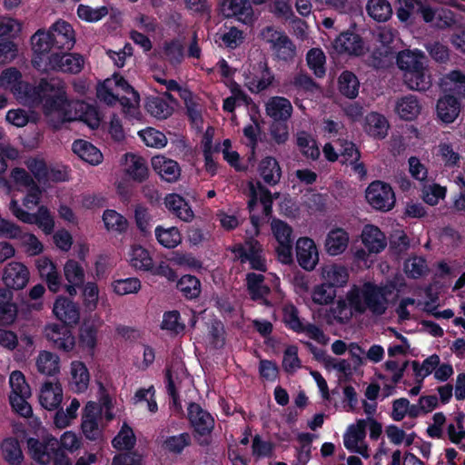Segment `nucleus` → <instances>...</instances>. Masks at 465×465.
I'll use <instances>...</instances> for the list:
<instances>
[{"label":"nucleus","mask_w":465,"mask_h":465,"mask_svg":"<svg viewBox=\"0 0 465 465\" xmlns=\"http://www.w3.org/2000/svg\"><path fill=\"white\" fill-rule=\"evenodd\" d=\"M386 295L384 287L371 282H364L361 287L353 285L347 292L346 300H338L331 312L339 323L349 322L353 316V312L362 314L369 310L373 315L381 316L388 308Z\"/></svg>","instance_id":"nucleus-1"},{"label":"nucleus","mask_w":465,"mask_h":465,"mask_svg":"<svg viewBox=\"0 0 465 465\" xmlns=\"http://www.w3.org/2000/svg\"><path fill=\"white\" fill-rule=\"evenodd\" d=\"M25 96L34 105H42L45 114L64 109L67 103L64 82L59 78H41L35 85H25Z\"/></svg>","instance_id":"nucleus-2"},{"label":"nucleus","mask_w":465,"mask_h":465,"mask_svg":"<svg viewBox=\"0 0 465 465\" xmlns=\"http://www.w3.org/2000/svg\"><path fill=\"white\" fill-rule=\"evenodd\" d=\"M34 56L57 51L71 50L75 44L73 26L66 21L59 19L47 31L39 29L31 37Z\"/></svg>","instance_id":"nucleus-3"},{"label":"nucleus","mask_w":465,"mask_h":465,"mask_svg":"<svg viewBox=\"0 0 465 465\" xmlns=\"http://www.w3.org/2000/svg\"><path fill=\"white\" fill-rule=\"evenodd\" d=\"M33 66L38 71H56L64 74H79L84 64V56L76 53L56 51L34 56Z\"/></svg>","instance_id":"nucleus-4"},{"label":"nucleus","mask_w":465,"mask_h":465,"mask_svg":"<svg viewBox=\"0 0 465 465\" xmlns=\"http://www.w3.org/2000/svg\"><path fill=\"white\" fill-rule=\"evenodd\" d=\"M230 252L241 262H249L252 270L265 272L267 271L263 247L258 240L248 237L243 243H235L229 248Z\"/></svg>","instance_id":"nucleus-5"},{"label":"nucleus","mask_w":465,"mask_h":465,"mask_svg":"<svg viewBox=\"0 0 465 465\" xmlns=\"http://www.w3.org/2000/svg\"><path fill=\"white\" fill-rule=\"evenodd\" d=\"M365 198L372 208L381 212L391 210L396 202L392 187L379 180L373 181L368 185Z\"/></svg>","instance_id":"nucleus-6"},{"label":"nucleus","mask_w":465,"mask_h":465,"mask_svg":"<svg viewBox=\"0 0 465 465\" xmlns=\"http://www.w3.org/2000/svg\"><path fill=\"white\" fill-rule=\"evenodd\" d=\"M274 81V74L265 58L252 65L249 74L245 76V85L252 94L267 90Z\"/></svg>","instance_id":"nucleus-7"},{"label":"nucleus","mask_w":465,"mask_h":465,"mask_svg":"<svg viewBox=\"0 0 465 465\" xmlns=\"http://www.w3.org/2000/svg\"><path fill=\"white\" fill-rule=\"evenodd\" d=\"M70 327L63 323L48 324L45 335L51 346L63 352H71L75 347V337Z\"/></svg>","instance_id":"nucleus-8"},{"label":"nucleus","mask_w":465,"mask_h":465,"mask_svg":"<svg viewBox=\"0 0 465 465\" xmlns=\"http://www.w3.org/2000/svg\"><path fill=\"white\" fill-rule=\"evenodd\" d=\"M187 411L188 419L193 428L195 437L210 436L215 424L213 417L196 402H191Z\"/></svg>","instance_id":"nucleus-9"},{"label":"nucleus","mask_w":465,"mask_h":465,"mask_svg":"<svg viewBox=\"0 0 465 465\" xmlns=\"http://www.w3.org/2000/svg\"><path fill=\"white\" fill-rule=\"evenodd\" d=\"M220 8L224 17H236L244 25H252L255 20L250 0H223Z\"/></svg>","instance_id":"nucleus-10"},{"label":"nucleus","mask_w":465,"mask_h":465,"mask_svg":"<svg viewBox=\"0 0 465 465\" xmlns=\"http://www.w3.org/2000/svg\"><path fill=\"white\" fill-rule=\"evenodd\" d=\"M30 272L28 268L18 262H9L3 272L5 289L23 290L28 283Z\"/></svg>","instance_id":"nucleus-11"},{"label":"nucleus","mask_w":465,"mask_h":465,"mask_svg":"<svg viewBox=\"0 0 465 465\" xmlns=\"http://www.w3.org/2000/svg\"><path fill=\"white\" fill-rule=\"evenodd\" d=\"M295 249L299 265L306 271L313 270L319 261L314 241L309 237H301L296 242Z\"/></svg>","instance_id":"nucleus-12"},{"label":"nucleus","mask_w":465,"mask_h":465,"mask_svg":"<svg viewBox=\"0 0 465 465\" xmlns=\"http://www.w3.org/2000/svg\"><path fill=\"white\" fill-rule=\"evenodd\" d=\"M53 312L63 324L70 327L77 324L80 320L79 306L64 296H58L54 303Z\"/></svg>","instance_id":"nucleus-13"},{"label":"nucleus","mask_w":465,"mask_h":465,"mask_svg":"<svg viewBox=\"0 0 465 465\" xmlns=\"http://www.w3.org/2000/svg\"><path fill=\"white\" fill-rule=\"evenodd\" d=\"M461 109L460 98L451 94H444L436 104L437 117L444 124H449L455 122L459 117Z\"/></svg>","instance_id":"nucleus-14"},{"label":"nucleus","mask_w":465,"mask_h":465,"mask_svg":"<svg viewBox=\"0 0 465 465\" xmlns=\"http://www.w3.org/2000/svg\"><path fill=\"white\" fill-rule=\"evenodd\" d=\"M64 276L67 281L64 291L71 297L77 294V289L84 283L85 274L83 266L74 259H68L64 265Z\"/></svg>","instance_id":"nucleus-15"},{"label":"nucleus","mask_w":465,"mask_h":465,"mask_svg":"<svg viewBox=\"0 0 465 465\" xmlns=\"http://www.w3.org/2000/svg\"><path fill=\"white\" fill-rule=\"evenodd\" d=\"M333 47L340 54L361 55L364 53L361 36L350 31L340 34L333 42Z\"/></svg>","instance_id":"nucleus-16"},{"label":"nucleus","mask_w":465,"mask_h":465,"mask_svg":"<svg viewBox=\"0 0 465 465\" xmlns=\"http://www.w3.org/2000/svg\"><path fill=\"white\" fill-rule=\"evenodd\" d=\"M152 166L161 179L167 183H174L180 177L181 169L178 163L165 156L153 157Z\"/></svg>","instance_id":"nucleus-17"},{"label":"nucleus","mask_w":465,"mask_h":465,"mask_svg":"<svg viewBox=\"0 0 465 465\" xmlns=\"http://www.w3.org/2000/svg\"><path fill=\"white\" fill-rule=\"evenodd\" d=\"M63 401V389L59 382L45 381L41 388L39 402L48 411L56 410Z\"/></svg>","instance_id":"nucleus-18"},{"label":"nucleus","mask_w":465,"mask_h":465,"mask_svg":"<svg viewBox=\"0 0 465 465\" xmlns=\"http://www.w3.org/2000/svg\"><path fill=\"white\" fill-rule=\"evenodd\" d=\"M13 298V291L0 289V326H10L17 318L18 306Z\"/></svg>","instance_id":"nucleus-19"},{"label":"nucleus","mask_w":465,"mask_h":465,"mask_svg":"<svg viewBox=\"0 0 465 465\" xmlns=\"http://www.w3.org/2000/svg\"><path fill=\"white\" fill-rule=\"evenodd\" d=\"M365 133L375 140H383L388 135L390 124L384 115L377 112L369 113L364 121Z\"/></svg>","instance_id":"nucleus-20"},{"label":"nucleus","mask_w":465,"mask_h":465,"mask_svg":"<svg viewBox=\"0 0 465 465\" xmlns=\"http://www.w3.org/2000/svg\"><path fill=\"white\" fill-rule=\"evenodd\" d=\"M265 107L267 115L273 121L287 122L293 111L291 102L282 96L271 97Z\"/></svg>","instance_id":"nucleus-21"},{"label":"nucleus","mask_w":465,"mask_h":465,"mask_svg":"<svg viewBox=\"0 0 465 465\" xmlns=\"http://www.w3.org/2000/svg\"><path fill=\"white\" fill-rule=\"evenodd\" d=\"M361 242L370 253H379L387 245L384 233L379 227L372 224L364 226L361 233Z\"/></svg>","instance_id":"nucleus-22"},{"label":"nucleus","mask_w":465,"mask_h":465,"mask_svg":"<svg viewBox=\"0 0 465 465\" xmlns=\"http://www.w3.org/2000/svg\"><path fill=\"white\" fill-rule=\"evenodd\" d=\"M167 210L184 222H189L193 217V212L183 197L177 193H169L164 198Z\"/></svg>","instance_id":"nucleus-23"},{"label":"nucleus","mask_w":465,"mask_h":465,"mask_svg":"<svg viewBox=\"0 0 465 465\" xmlns=\"http://www.w3.org/2000/svg\"><path fill=\"white\" fill-rule=\"evenodd\" d=\"M349 243V233L342 228L331 230L325 240V250L331 256L342 253Z\"/></svg>","instance_id":"nucleus-24"},{"label":"nucleus","mask_w":465,"mask_h":465,"mask_svg":"<svg viewBox=\"0 0 465 465\" xmlns=\"http://www.w3.org/2000/svg\"><path fill=\"white\" fill-rule=\"evenodd\" d=\"M72 150L83 161L92 165H98L103 161L101 151L88 141L75 140L72 144Z\"/></svg>","instance_id":"nucleus-25"},{"label":"nucleus","mask_w":465,"mask_h":465,"mask_svg":"<svg viewBox=\"0 0 465 465\" xmlns=\"http://www.w3.org/2000/svg\"><path fill=\"white\" fill-rule=\"evenodd\" d=\"M259 174L262 181L270 185H276L282 177V170L279 162L272 156H266L259 163Z\"/></svg>","instance_id":"nucleus-26"},{"label":"nucleus","mask_w":465,"mask_h":465,"mask_svg":"<svg viewBox=\"0 0 465 465\" xmlns=\"http://www.w3.org/2000/svg\"><path fill=\"white\" fill-rule=\"evenodd\" d=\"M426 57L420 50H403L397 55V65L404 73L419 69L424 65Z\"/></svg>","instance_id":"nucleus-27"},{"label":"nucleus","mask_w":465,"mask_h":465,"mask_svg":"<svg viewBox=\"0 0 465 465\" xmlns=\"http://www.w3.org/2000/svg\"><path fill=\"white\" fill-rule=\"evenodd\" d=\"M153 258L147 249L140 244L133 245L129 252V263L136 271L147 272L152 270Z\"/></svg>","instance_id":"nucleus-28"},{"label":"nucleus","mask_w":465,"mask_h":465,"mask_svg":"<svg viewBox=\"0 0 465 465\" xmlns=\"http://www.w3.org/2000/svg\"><path fill=\"white\" fill-rule=\"evenodd\" d=\"M425 71L426 67L423 65L419 69L404 73V83L407 87L419 92L427 91L430 87L431 82L430 76Z\"/></svg>","instance_id":"nucleus-29"},{"label":"nucleus","mask_w":465,"mask_h":465,"mask_svg":"<svg viewBox=\"0 0 465 465\" xmlns=\"http://www.w3.org/2000/svg\"><path fill=\"white\" fill-rule=\"evenodd\" d=\"M4 460L9 465H21L24 460L23 451L18 440L8 437L3 440L0 446Z\"/></svg>","instance_id":"nucleus-30"},{"label":"nucleus","mask_w":465,"mask_h":465,"mask_svg":"<svg viewBox=\"0 0 465 465\" xmlns=\"http://www.w3.org/2000/svg\"><path fill=\"white\" fill-rule=\"evenodd\" d=\"M421 106L414 95H407L397 102L396 112L405 121L414 120L420 113Z\"/></svg>","instance_id":"nucleus-31"},{"label":"nucleus","mask_w":465,"mask_h":465,"mask_svg":"<svg viewBox=\"0 0 465 465\" xmlns=\"http://www.w3.org/2000/svg\"><path fill=\"white\" fill-rule=\"evenodd\" d=\"M176 288L186 300L198 298L202 292L200 280L191 274L183 275L177 281Z\"/></svg>","instance_id":"nucleus-32"},{"label":"nucleus","mask_w":465,"mask_h":465,"mask_svg":"<svg viewBox=\"0 0 465 465\" xmlns=\"http://www.w3.org/2000/svg\"><path fill=\"white\" fill-rule=\"evenodd\" d=\"M440 363V359L438 354L429 356L421 364L418 361H411V365L415 375L416 382H423L424 379L430 375Z\"/></svg>","instance_id":"nucleus-33"},{"label":"nucleus","mask_w":465,"mask_h":465,"mask_svg":"<svg viewBox=\"0 0 465 465\" xmlns=\"http://www.w3.org/2000/svg\"><path fill=\"white\" fill-rule=\"evenodd\" d=\"M192 445V437L188 432L168 436L162 443V448L168 453L180 455L186 447Z\"/></svg>","instance_id":"nucleus-34"},{"label":"nucleus","mask_w":465,"mask_h":465,"mask_svg":"<svg viewBox=\"0 0 465 465\" xmlns=\"http://www.w3.org/2000/svg\"><path fill=\"white\" fill-rule=\"evenodd\" d=\"M367 14L377 22H386L392 15V8L388 0H368Z\"/></svg>","instance_id":"nucleus-35"},{"label":"nucleus","mask_w":465,"mask_h":465,"mask_svg":"<svg viewBox=\"0 0 465 465\" xmlns=\"http://www.w3.org/2000/svg\"><path fill=\"white\" fill-rule=\"evenodd\" d=\"M163 53L171 65L177 66L183 61L184 46L180 39L173 38L163 43Z\"/></svg>","instance_id":"nucleus-36"},{"label":"nucleus","mask_w":465,"mask_h":465,"mask_svg":"<svg viewBox=\"0 0 465 465\" xmlns=\"http://www.w3.org/2000/svg\"><path fill=\"white\" fill-rule=\"evenodd\" d=\"M59 357L50 351H41L36 361V366L39 372L54 376L60 371Z\"/></svg>","instance_id":"nucleus-37"},{"label":"nucleus","mask_w":465,"mask_h":465,"mask_svg":"<svg viewBox=\"0 0 465 465\" xmlns=\"http://www.w3.org/2000/svg\"><path fill=\"white\" fill-rule=\"evenodd\" d=\"M25 223L36 224L46 235L51 234L54 228V218L49 209L45 205L39 206L35 213H30V220L25 222Z\"/></svg>","instance_id":"nucleus-38"},{"label":"nucleus","mask_w":465,"mask_h":465,"mask_svg":"<svg viewBox=\"0 0 465 465\" xmlns=\"http://www.w3.org/2000/svg\"><path fill=\"white\" fill-rule=\"evenodd\" d=\"M338 85L340 93L350 99L355 98L359 94V80L351 71L346 70L341 74Z\"/></svg>","instance_id":"nucleus-39"},{"label":"nucleus","mask_w":465,"mask_h":465,"mask_svg":"<svg viewBox=\"0 0 465 465\" xmlns=\"http://www.w3.org/2000/svg\"><path fill=\"white\" fill-rule=\"evenodd\" d=\"M71 376L72 381L75 385L76 391L83 392L88 388L90 374L84 362L74 361L71 363Z\"/></svg>","instance_id":"nucleus-40"},{"label":"nucleus","mask_w":465,"mask_h":465,"mask_svg":"<svg viewBox=\"0 0 465 465\" xmlns=\"http://www.w3.org/2000/svg\"><path fill=\"white\" fill-rule=\"evenodd\" d=\"M95 407L89 402L85 407V414L83 417L82 430L86 439L94 440L100 435L96 416L94 413Z\"/></svg>","instance_id":"nucleus-41"},{"label":"nucleus","mask_w":465,"mask_h":465,"mask_svg":"<svg viewBox=\"0 0 465 465\" xmlns=\"http://www.w3.org/2000/svg\"><path fill=\"white\" fill-rule=\"evenodd\" d=\"M282 322L285 327L296 333L303 332V322L299 316L297 307L290 302L282 307Z\"/></svg>","instance_id":"nucleus-42"},{"label":"nucleus","mask_w":465,"mask_h":465,"mask_svg":"<svg viewBox=\"0 0 465 465\" xmlns=\"http://www.w3.org/2000/svg\"><path fill=\"white\" fill-rule=\"evenodd\" d=\"M130 163L126 168L127 174L137 183H143L148 178L149 170L146 163V161L141 157L134 155L133 153L130 154Z\"/></svg>","instance_id":"nucleus-43"},{"label":"nucleus","mask_w":465,"mask_h":465,"mask_svg":"<svg viewBox=\"0 0 465 465\" xmlns=\"http://www.w3.org/2000/svg\"><path fill=\"white\" fill-rule=\"evenodd\" d=\"M155 237L162 246L168 249L176 247L182 241L181 233L176 227L164 229L158 225L155 228Z\"/></svg>","instance_id":"nucleus-44"},{"label":"nucleus","mask_w":465,"mask_h":465,"mask_svg":"<svg viewBox=\"0 0 465 465\" xmlns=\"http://www.w3.org/2000/svg\"><path fill=\"white\" fill-rule=\"evenodd\" d=\"M185 324L181 321V314L178 311L173 310L165 312L163 315L161 329L170 331L172 334H183Z\"/></svg>","instance_id":"nucleus-45"},{"label":"nucleus","mask_w":465,"mask_h":465,"mask_svg":"<svg viewBox=\"0 0 465 465\" xmlns=\"http://www.w3.org/2000/svg\"><path fill=\"white\" fill-rule=\"evenodd\" d=\"M113 291L119 296L137 293L142 287L141 281L137 277L116 279L111 284Z\"/></svg>","instance_id":"nucleus-46"},{"label":"nucleus","mask_w":465,"mask_h":465,"mask_svg":"<svg viewBox=\"0 0 465 465\" xmlns=\"http://www.w3.org/2000/svg\"><path fill=\"white\" fill-rule=\"evenodd\" d=\"M103 221L108 231L125 232L128 228L126 218L114 210L107 209L103 213Z\"/></svg>","instance_id":"nucleus-47"},{"label":"nucleus","mask_w":465,"mask_h":465,"mask_svg":"<svg viewBox=\"0 0 465 465\" xmlns=\"http://www.w3.org/2000/svg\"><path fill=\"white\" fill-rule=\"evenodd\" d=\"M297 146L300 148L302 153L308 158L316 160L320 156V150L316 142L312 139L311 135L302 131L297 134L296 139Z\"/></svg>","instance_id":"nucleus-48"},{"label":"nucleus","mask_w":465,"mask_h":465,"mask_svg":"<svg viewBox=\"0 0 465 465\" xmlns=\"http://www.w3.org/2000/svg\"><path fill=\"white\" fill-rule=\"evenodd\" d=\"M403 270L408 278L419 279L427 271V262L420 256L411 257L404 262Z\"/></svg>","instance_id":"nucleus-49"},{"label":"nucleus","mask_w":465,"mask_h":465,"mask_svg":"<svg viewBox=\"0 0 465 465\" xmlns=\"http://www.w3.org/2000/svg\"><path fill=\"white\" fill-rule=\"evenodd\" d=\"M308 66L313 71L317 77H322L325 74L326 57L324 53L319 48H312L306 55Z\"/></svg>","instance_id":"nucleus-50"},{"label":"nucleus","mask_w":465,"mask_h":465,"mask_svg":"<svg viewBox=\"0 0 465 465\" xmlns=\"http://www.w3.org/2000/svg\"><path fill=\"white\" fill-rule=\"evenodd\" d=\"M280 41L275 44L273 51L276 58L281 61L289 62L293 59L296 54V47L288 35L278 38Z\"/></svg>","instance_id":"nucleus-51"},{"label":"nucleus","mask_w":465,"mask_h":465,"mask_svg":"<svg viewBox=\"0 0 465 465\" xmlns=\"http://www.w3.org/2000/svg\"><path fill=\"white\" fill-rule=\"evenodd\" d=\"M109 11L105 5L93 8L86 5H79L77 7V15L80 19L89 22L95 23L103 19L108 15Z\"/></svg>","instance_id":"nucleus-52"},{"label":"nucleus","mask_w":465,"mask_h":465,"mask_svg":"<svg viewBox=\"0 0 465 465\" xmlns=\"http://www.w3.org/2000/svg\"><path fill=\"white\" fill-rule=\"evenodd\" d=\"M28 452L32 459L40 464H48L50 462V456L46 452V445L44 441H40L35 438H29L27 440Z\"/></svg>","instance_id":"nucleus-53"},{"label":"nucleus","mask_w":465,"mask_h":465,"mask_svg":"<svg viewBox=\"0 0 465 465\" xmlns=\"http://www.w3.org/2000/svg\"><path fill=\"white\" fill-rule=\"evenodd\" d=\"M97 328L84 322L79 329V344L84 348L94 350L97 344Z\"/></svg>","instance_id":"nucleus-54"},{"label":"nucleus","mask_w":465,"mask_h":465,"mask_svg":"<svg viewBox=\"0 0 465 465\" xmlns=\"http://www.w3.org/2000/svg\"><path fill=\"white\" fill-rule=\"evenodd\" d=\"M139 135L144 143L149 147L163 148L167 143V138L165 134L152 127H148L145 130L140 131Z\"/></svg>","instance_id":"nucleus-55"},{"label":"nucleus","mask_w":465,"mask_h":465,"mask_svg":"<svg viewBox=\"0 0 465 465\" xmlns=\"http://www.w3.org/2000/svg\"><path fill=\"white\" fill-rule=\"evenodd\" d=\"M314 435L309 432H301L297 436L298 441L301 443L300 448L297 449V459L300 463L305 465L311 459L312 442Z\"/></svg>","instance_id":"nucleus-56"},{"label":"nucleus","mask_w":465,"mask_h":465,"mask_svg":"<svg viewBox=\"0 0 465 465\" xmlns=\"http://www.w3.org/2000/svg\"><path fill=\"white\" fill-rule=\"evenodd\" d=\"M325 273V281L331 283L335 289L344 286L348 282L349 274L346 268L343 266L333 265L331 269L326 271Z\"/></svg>","instance_id":"nucleus-57"},{"label":"nucleus","mask_w":465,"mask_h":465,"mask_svg":"<svg viewBox=\"0 0 465 465\" xmlns=\"http://www.w3.org/2000/svg\"><path fill=\"white\" fill-rule=\"evenodd\" d=\"M272 231L278 243H281V242L282 243L293 242L292 228L286 222L273 219L272 222Z\"/></svg>","instance_id":"nucleus-58"},{"label":"nucleus","mask_w":465,"mask_h":465,"mask_svg":"<svg viewBox=\"0 0 465 465\" xmlns=\"http://www.w3.org/2000/svg\"><path fill=\"white\" fill-rule=\"evenodd\" d=\"M18 54V46L13 38H0V64L11 63Z\"/></svg>","instance_id":"nucleus-59"},{"label":"nucleus","mask_w":465,"mask_h":465,"mask_svg":"<svg viewBox=\"0 0 465 465\" xmlns=\"http://www.w3.org/2000/svg\"><path fill=\"white\" fill-rule=\"evenodd\" d=\"M11 387L10 395H31L30 386L27 384L25 375L20 371H14L9 378Z\"/></svg>","instance_id":"nucleus-60"},{"label":"nucleus","mask_w":465,"mask_h":465,"mask_svg":"<svg viewBox=\"0 0 465 465\" xmlns=\"http://www.w3.org/2000/svg\"><path fill=\"white\" fill-rule=\"evenodd\" d=\"M83 298L84 304L86 310L93 312L96 309L99 298V289L95 282H88L84 283Z\"/></svg>","instance_id":"nucleus-61"},{"label":"nucleus","mask_w":465,"mask_h":465,"mask_svg":"<svg viewBox=\"0 0 465 465\" xmlns=\"http://www.w3.org/2000/svg\"><path fill=\"white\" fill-rule=\"evenodd\" d=\"M282 368L287 373H292L296 369L301 368V360L298 356V347L288 346L283 352Z\"/></svg>","instance_id":"nucleus-62"},{"label":"nucleus","mask_w":465,"mask_h":465,"mask_svg":"<svg viewBox=\"0 0 465 465\" xmlns=\"http://www.w3.org/2000/svg\"><path fill=\"white\" fill-rule=\"evenodd\" d=\"M335 296L336 289L326 281L313 291V301L318 304H329Z\"/></svg>","instance_id":"nucleus-63"},{"label":"nucleus","mask_w":465,"mask_h":465,"mask_svg":"<svg viewBox=\"0 0 465 465\" xmlns=\"http://www.w3.org/2000/svg\"><path fill=\"white\" fill-rule=\"evenodd\" d=\"M148 113L157 118H167L171 114V108L168 104L159 97H153L146 102Z\"/></svg>","instance_id":"nucleus-64"}]
</instances>
